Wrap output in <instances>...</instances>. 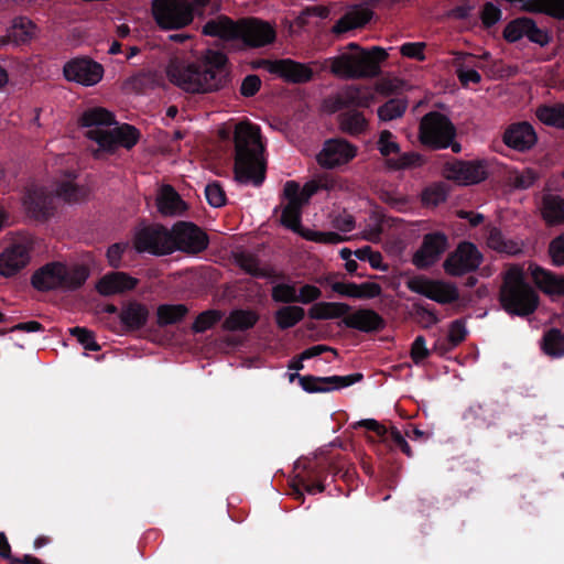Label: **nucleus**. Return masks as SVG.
Masks as SVG:
<instances>
[{
    "label": "nucleus",
    "instance_id": "nucleus-24",
    "mask_svg": "<svg viewBox=\"0 0 564 564\" xmlns=\"http://www.w3.org/2000/svg\"><path fill=\"white\" fill-rule=\"evenodd\" d=\"M30 246L18 242L7 247L0 253V275L11 278L23 270L30 262Z\"/></svg>",
    "mask_w": 564,
    "mask_h": 564
},
{
    "label": "nucleus",
    "instance_id": "nucleus-57",
    "mask_svg": "<svg viewBox=\"0 0 564 564\" xmlns=\"http://www.w3.org/2000/svg\"><path fill=\"white\" fill-rule=\"evenodd\" d=\"M321 290L312 284H304L296 290V302L308 304L321 296Z\"/></svg>",
    "mask_w": 564,
    "mask_h": 564
},
{
    "label": "nucleus",
    "instance_id": "nucleus-31",
    "mask_svg": "<svg viewBox=\"0 0 564 564\" xmlns=\"http://www.w3.org/2000/svg\"><path fill=\"white\" fill-rule=\"evenodd\" d=\"M542 216L550 225L564 223V198L560 195L545 194L542 198Z\"/></svg>",
    "mask_w": 564,
    "mask_h": 564
},
{
    "label": "nucleus",
    "instance_id": "nucleus-52",
    "mask_svg": "<svg viewBox=\"0 0 564 564\" xmlns=\"http://www.w3.org/2000/svg\"><path fill=\"white\" fill-rule=\"evenodd\" d=\"M220 314L217 311H206L199 314L194 322L193 328L197 333H202L210 328L215 323L220 319Z\"/></svg>",
    "mask_w": 564,
    "mask_h": 564
},
{
    "label": "nucleus",
    "instance_id": "nucleus-53",
    "mask_svg": "<svg viewBox=\"0 0 564 564\" xmlns=\"http://www.w3.org/2000/svg\"><path fill=\"white\" fill-rule=\"evenodd\" d=\"M272 297L276 302H296V288L292 284H278L272 290Z\"/></svg>",
    "mask_w": 564,
    "mask_h": 564
},
{
    "label": "nucleus",
    "instance_id": "nucleus-8",
    "mask_svg": "<svg viewBox=\"0 0 564 564\" xmlns=\"http://www.w3.org/2000/svg\"><path fill=\"white\" fill-rule=\"evenodd\" d=\"M87 191L77 187L73 181L67 180L56 186L53 193L43 187H34L28 191L23 198V207L32 217L44 216L53 199L57 198L67 204L79 203L87 197Z\"/></svg>",
    "mask_w": 564,
    "mask_h": 564
},
{
    "label": "nucleus",
    "instance_id": "nucleus-23",
    "mask_svg": "<svg viewBox=\"0 0 564 564\" xmlns=\"http://www.w3.org/2000/svg\"><path fill=\"white\" fill-rule=\"evenodd\" d=\"M503 143L518 152L530 151L538 142V134L531 123L520 121L511 123L502 134Z\"/></svg>",
    "mask_w": 564,
    "mask_h": 564
},
{
    "label": "nucleus",
    "instance_id": "nucleus-2",
    "mask_svg": "<svg viewBox=\"0 0 564 564\" xmlns=\"http://www.w3.org/2000/svg\"><path fill=\"white\" fill-rule=\"evenodd\" d=\"M78 124L83 134L95 143L93 153L96 158L112 154L120 147L129 150L140 139V132L133 126H119L115 113L98 106L85 109L78 118Z\"/></svg>",
    "mask_w": 564,
    "mask_h": 564
},
{
    "label": "nucleus",
    "instance_id": "nucleus-32",
    "mask_svg": "<svg viewBox=\"0 0 564 564\" xmlns=\"http://www.w3.org/2000/svg\"><path fill=\"white\" fill-rule=\"evenodd\" d=\"M540 347L551 358L564 357V333L555 327L545 330Z\"/></svg>",
    "mask_w": 564,
    "mask_h": 564
},
{
    "label": "nucleus",
    "instance_id": "nucleus-54",
    "mask_svg": "<svg viewBox=\"0 0 564 564\" xmlns=\"http://www.w3.org/2000/svg\"><path fill=\"white\" fill-rule=\"evenodd\" d=\"M70 334L77 338L80 345L87 350H98L99 346L95 340L94 334L86 328L75 327Z\"/></svg>",
    "mask_w": 564,
    "mask_h": 564
},
{
    "label": "nucleus",
    "instance_id": "nucleus-35",
    "mask_svg": "<svg viewBox=\"0 0 564 564\" xmlns=\"http://www.w3.org/2000/svg\"><path fill=\"white\" fill-rule=\"evenodd\" d=\"M259 316L250 310H235L224 322L227 330H246L251 328L258 321Z\"/></svg>",
    "mask_w": 564,
    "mask_h": 564
},
{
    "label": "nucleus",
    "instance_id": "nucleus-43",
    "mask_svg": "<svg viewBox=\"0 0 564 564\" xmlns=\"http://www.w3.org/2000/svg\"><path fill=\"white\" fill-rule=\"evenodd\" d=\"M304 317V310L299 306H283L276 314V324L281 328H290Z\"/></svg>",
    "mask_w": 564,
    "mask_h": 564
},
{
    "label": "nucleus",
    "instance_id": "nucleus-64",
    "mask_svg": "<svg viewBox=\"0 0 564 564\" xmlns=\"http://www.w3.org/2000/svg\"><path fill=\"white\" fill-rule=\"evenodd\" d=\"M390 437L402 449V452L405 455H408L409 457L412 455L411 448H410L406 440L404 438V436L402 435V433L399 430L392 429L390 432Z\"/></svg>",
    "mask_w": 564,
    "mask_h": 564
},
{
    "label": "nucleus",
    "instance_id": "nucleus-44",
    "mask_svg": "<svg viewBox=\"0 0 564 564\" xmlns=\"http://www.w3.org/2000/svg\"><path fill=\"white\" fill-rule=\"evenodd\" d=\"M377 149L387 160L391 155L399 154L401 150L397 137L389 130L380 131L377 140Z\"/></svg>",
    "mask_w": 564,
    "mask_h": 564
},
{
    "label": "nucleus",
    "instance_id": "nucleus-4",
    "mask_svg": "<svg viewBox=\"0 0 564 564\" xmlns=\"http://www.w3.org/2000/svg\"><path fill=\"white\" fill-rule=\"evenodd\" d=\"M235 178L239 183L260 185L264 180V145L258 126L240 122L235 128Z\"/></svg>",
    "mask_w": 564,
    "mask_h": 564
},
{
    "label": "nucleus",
    "instance_id": "nucleus-7",
    "mask_svg": "<svg viewBox=\"0 0 564 564\" xmlns=\"http://www.w3.org/2000/svg\"><path fill=\"white\" fill-rule=\"evenodd\" d=\"M88 276L89 272L85 265L52 262L33 274L32 284L39 291H70L82 286Z\"/></svg>",
    "mask_w": 564,
    "mask_h": 564
},
{
    "label": "nucleus",
    "instance_id": "nucleus-27",
    "mask_svg": "<svg viewBox=\"0 0 564 564\" xmlns=\"http://www.w3.org/2000/svg\"><path fill=\"white\" fill-rule=\"evenodd\" d=\"M369 21V11L361 7L348 9L345 14L334 24L332 33L343 36L348 32L364 26Z\"/></svg>",
    "mask_w": 564,
    "mask_h": 564
},
{
    "label": "nucleus",
    "instance_id": "nucleus-29",
    "mask_svg": "<svg viewBox=\"0 0 564 564\" xmlns=\"http://www.w3.org/2000/svg\"><path fill=\"white\" fill-rule=\"evenodd\" d=\"M344 323L361 332H375L383 327V319L372 310H358L348 314Z\"/></svg>",
    "mask_w": 564,
    "mask_h": 564
},
{
    "label": "nucleus",
    "instance_id": "nucleus-11",
    "mask_svg": "<svg viewBox=\"0 0 564 564\" xmlns=\"http://www.w3.org/2000/svg\"><path fill=\"white\" fill-rule=\"evenodd\" d=\"M406 288L438 304H449L458 300L459 292L454 283L433 280L426 276H413L406 281Z\"/></svg>",
    "mask_w": 564,
    "mask_h": 564
},
{
    "label": "nucleus",
    "instance_id": "nucleus-59",
    "mask_svg": "<svg viewBox=\"0 0 564 564\" xmlns=\"http://www.w3.org/2000/svg\"><path fill=\"white\" fill-rule=\"evenodd\" d=\"M423 50L424 43L421 42L404 43L400 47V52L403 56L415 58L419 61H423L425 58Z\"/></svg>",
    "mask_w": 564,
    "mask_h": 564
},
{
    "label": "nucleus",
    "instance_id": "nucleus-12",
    "mask_svg": "<svg viewBox=\"0 0 564 564\" xmlns=\"http://www.w3.org/2000/svg\"><path fill=\"white\" fill-rule=\"evenodd\" d=\"M489 174V164L484 160L453 161L443 167L446 180L468 186L482 182Z\"/></svg>",
    "mask_w": 564,
    "mask_h": 564
},
{
    "label": "nucleus",
    "instance_id": "nucleus-46",
    "mask_svg": "<svg viewBox=\"0 0 564 564\" xmlns=\"http://www.w3.org/2000/svg\"><path fill=\"white\" fill-rule=\"evenodd\" d=\"M187 310L184 305H161L158 308V321L161 325L174 324L181 321Z\"/></svg>",
    "mask_w": 564,
    "mask_h": 564
},
{
    "label": "nucleus",
    "instance_id": "nucleus-47",
    "mask_svg": "<svg viewBox=\"0 0 564 564\" xmlns=\"http://www.w3.org/2000/svg\"><path fill=\"white\" fill-rule=\"evenodd\" d=\"M447 191L444 184L436 183L427 186L421 195L423 205L435 207L446 199Z\"/></svg>",
    "mask_w": 564,
    "mask_h": 564
},
{
    "label": "nucleus",
    "instance_id": "nucleus-18",
    "mask_svg": "<svg viewBox=\"0 0 564 564\" xmlns=\"http://www.w3.org/2000/svg\"><path fill=\"white\" fill-rule=\"evenodd\" d=\"M524 36L540 46H545L551 41L547 31L538 28L536 23L531 18H517L510 21L505 28L503 37L508 42L513 43Z\"/></svg>",
    "mask_w": 564,
    "mask_h": 564
},
{
    "label": "nucleus",
    "instance_id": "nucleus-60",
    "mask_svg": "<svg viewBox=\"0 0 564 564\" xmlns=\"http://www.w3.org/2000/svg\"><path fill=\"white\" fill-rule=\"evenodd\" d=\"M430 351L426 347V341L422 336L415 338L411 348V357L413 361L417 365L422 362L427 356Z\"/></svg>",
    "mask_w": 564,
    "mask_h": 564
},
{
    "label": "nucleus",
    "instance_id": "nucleus-61",
    "mask_svg": "<svg viewBox=\"0 0 564 564\" xmlns=\"http://www.w3.org/2000/svg\"><path fill=\"white\" fill-rule=\"evenodd\" d=\"M357 299H373L380 295L381 286L375 282H364L357 284Z\"/></svg>",
    "mask_w": 564,
    "mask_h": 564
},
{
    "label": "nucleus",
    "instance_id": "nucleus-6",
    "mask_svg": "<svg viewBox=\"0 0 564 564\" xmlns=\"http://www.w3.org/2000/svg\"><path fill=\"white\" fill-rule=\"evenodd\" d=\"M501 307L510 315L527 317L535 312L540 304L538 292L527 283L522 269L511 267L503 275L499 292Z\"/></svg>",
    "mask_w": 564,
    "mask_h": 564
},
{
    "label": "nucleus",
    "instance_id": "nucleus-48",
    "mask_svg": "<svg viewBox=\"0 0 564 564\" xmlns=\"http://www.w3.org/2000/svg\"><path fill=\"white\" fill-rule=\"evenodd\" d=\"M538 180V173L531 169H525L522 172L510 174L509 183L517 189H528Z\"/></svg>",
    "mask_w": 564,
    "mask_h": 564
},
{
    "label": "nucleus",
    "instance_id": "nucleus-56",
    "mask_svg": "<svg viewBox=\"0 0 564 564\" xmlns=\"http://www.w3.org/2000/svg\"><path fill=\"white\" fill-rule=\"evenodd\" d=\"M467 336L466 324L463 321H455L451 324L448 329V340L452 346H457Z\"/></svg>",
    "mask_w": 564,
    "mask_h": 564
},
{
    "label": "nucleus",
    "instance_id": "nucleus-51",
    "mask_svg": "<svg viewBox=\"0 0 564 564\" xmlns=\"http://www.w3.org/2000/svg\"><path fill=\"white\" fill-rule=\"evenodd\" d=\"M130 250L127 242H117L111 245L107 250V260L112 268H119L122 263L123 254Z\"/></svg>",
    "mask_w": 564,
    "mask_h": 564
},
{
    "label": "nucleus",
    "instance_id": "nucleus-19",
    "mask_svg": "<svg viewBox=\"0 0 564 564\" xmlns=\"http://www.w3.org/2000/svg\"><path fill=\"white\" fill-rule=\"evenodd\" d=\"M448 247L447 237L442 232H432L423 237L420 248L412 257L417 269H427L435 264Z\"/></svg>",
    "mask_w": 564,
    "mask_h": 564
},
{
    "label": "nucleus",
    "instance_id": "nucleus-50",
    "mask_svg": "<svg viewBox=\"0 0 564 564\" xmlns=\"http://www.w3.org/2000/svg\"><path fill=\"white\" fill-rule=\"evenodd\" d=\"M205 195L208 204L213 207H221L226 203L225 192L217 182L206 185Z\"/></svg>",
    "mask_w": 564,
    "mask_h": 564
},
{
    "label": "nucleus",
    "instance_id": "nucleus-28",
    "mask_svg": "<svg viewBox=\"0 0 564 564\" xmlns=\"http://www.w3.org/2000/svg\"><path fill=\"white\" fill-rule=\"evenodd\" d=\"M156 206L165 216H178L186 209V204L170 185L160 188L156 196Z\"/></svg>",
    "mask_w": 564,
    "mask_h": 564
},
{
    "label": "nucleus",
    "instance_id": "nucleus-55",
    "mask_svg": "<svg viewBox=\"0 0 564 564\" xmlns=\"http://www.w3.org/2000/svg\"><path fill=\"white\" fill-rule=\"evenodd\" d=\"M549 253L557 267H564V235L553 239L549 246Z\"/></svg>",
    "mask_w": 564,
    "mask_h": 564
},
{
    "label": "nucleus",
    "instance_id": "nucleus-16",
    "mask_svg": "<svg viewBox=\"0 0 564 564\" xmlns=\"http://www.w3.org/2000/svg\"><path fill=\"white\" fill-rule=\"evenodd\" d=\"M481 253L469 242L460 243L444 261V270L447 274L459 276L479 267Z\"/></svg>",
    "mask_w": 564,
    "mask_h": 564
},
{
    "label": "nucleus",
    "instance_id": "nucleus-15",
    "mask_svg": "<svg viewBox=\"0 0 564 564\" xmlns=\"http://www.w3.org/2000/svg\"><path fill=\"white\" fill-rule=\"evenodd\" d=\"M358 153V148L344 139L326 140L316 154L317 163L327 170L340 169L352 161Z\"/></svg>",
    "mask_w": 564,
    "mask_h": 564
},
{
    "label": "nucleus",
    "instance_id": "nucleus-62",
    "mask_svg": "<svg viewBox=\"0 0 564 564\" xmlns=\"http://www.w3.org/2000/svg\"><path fill=\"white\" fill-rule=\"evenodd\" d=\"M328 15H329V9L327 7L312 6V7L305 8L301 12L299 20L301 23H305L306 18H308V17H317L321 19H326V18H328Z\"/></svg>",
    "mask_w": 564,
    "mask_h": 564
},
{
    "label": "nucleus",
    "instance_id": "nucleus-20",
    "mask_svg": "<svg viewBox=\"0 0 564 564\" xmlns=\"http://www.w3.org/2000/svg\"><path fill=\"white\" fill-rule=\"evenodd\" d=\"M63 72L67 80L83 86H94L104 76V67L88 58H75L67 62L64 65Z\"/></svg>",
    "mask_w": 564,
    "mask_h": 564
},
{
    "label": "nucleus",
    "instance_id": "nucleus-38",
    "mask_svg": "<svg viewBox=\"0 0 564 564\" xmlns=\"http://www.w3.org/2000/svg\"><path fill=\"white\" fill-rule=\"evenodd\" d=\"M149 312L147 307L139 303H129L123 307L120 319L128 328H139L143 326L148 319Z\"/></svg>",
    "mask_w": 564,
    "mask_h": 564
},
{
    "label": "nucleus",
    "instance_id": "nucleus-30",
    "mask_svg": "<svg viewBox=\"0 0 564 564\" xmlns=\"http://www.w3.org/2000/svg\"><path fill=\"white\" fill-rule=\"evenodd\" d=\"M203 33L223 40H232L238 37L239 29L238 23H234L226 17H218L204 25Z\"/></svg>",
    "mask_w": 564,
    "mask_h": 564
},
{
    "label": "nucleus",
    "instance_id": "nucleus-36",
    "mask_svg": "<svg viewBox=\"0 0 564 564\" xmlns=\"http://www.w3.org/2000/svg\"><path fill=\"white\" fill-rule=\"evenodd\" d=\"M348 312L349 306L345 303L319 302L310 308L308 315L315 319H333L341 317Z\"/></svg>",
    "mask_w": 564,
    "mask_h": 564
},
{
    "label": "nucleus",
    "instance_id": "nucleus-22",
    "mask_svg": "<svg viewBox=\"0 0 564 564\" xmlns=\"http://www.w3.org/2000/svg\"><path fill=\"white\" fill-rule=\"evenodd\" d=\"M238 37L250 47H261L271 44L276 36L274 28L257 19L243 20L238 23Z\"/></svg>",
    "mask_w": 564,
    "mask_h": 564
},
{
    "label": "nucleus",
    "instance_id": "nucleus-49",
    "mask_svg": "<svg viewBox=\"0 0 564 564\" xmlns=\"http://www.w3.org/2000/svg\"><path fill=\"white\" fill-rule=\"evenodd\" d=\"M522 251L519 242L506 239L502 234L496 228V253H506L508 256H516Z\"/></svg>",
    "mask_w": 564,
    "mask_h": 564
},
{
    "label": "nucleus",
    "instance_id": "nucleus-45",
    "mask_svg": "<svg viewBox=\"0 0 564 564\" xmlns=\"http://www.w3.org/2000/svg\"><path fill=\"white\" fill-rule=\"evenodd\" d=\"M235 259L242 270L253 276H267L269 274L268 270L261 268L258 260L249 252H237Z\"/></svg>",
    "mask_w": 564,
    "mask_h": 564
},
{
    "label": "nucleus",
    "instance_id": "nucleus-26",
    "mask_svg": "<svg viewBox=\"0 0 564 564\" xmlns=\"http://www.w3.org/2000/svg\"><path fill=\"white\" fill-rule=\"evenodd\" d=\"M529 270L535 285L546 294L564 295V278L532 263Z\"/></svg>",
    "mask_w": 564,
    "mask_h": 564
},
{
    "label": "nucleus",
    "instance_id": "nucleus-21",
    "mask_svg": "<svg viewBox=\"0 0 564 564\" xmlns=\"http://www.w3.org/2000/svg\"><path fill=\"white\" fill-rule=\"evenodd\" d=\"M295 377L299 378V382L303 390L310 393L329 392L341 388H346L354 384L355 382H358L362 378L361 373L330 377H300L299 375L293 373L290 376V380L293 381Z\"/></svg>",
    "mask_w": 564,
    "mask_h": 564
},
{
    "label": "nucleus",
    "instance_id": "nucleus-10",
    "mask_svg": "<svg viewBox=\"0 0 564 564\" xmlns=\"http://www.w3.org/2000/svg\"><path fill=\"white\" fill-rule=\"evenodd\" d=\"M195 8L188 0H153L152 13L162 29H181L193 21Z\"/></svg>",
    "mask_w": 564,
    "mask_h": 564
},
{
    "label": "nucleus",
    "instance_id": "nucleus-9",
    "mask_svg": "<svg viewBox=\"0 0 564 564\" xmlns=\"http://www.w3.org/2000/svg\"><path fill=\"white\" fill-rule=\"evenodd\" d=\"M456 131L451 120L443 113L432 111L426 113L419 130L420 141L433 149H446L452 145L454 152L460 151L459 144H453Z\"/></svg>",
    "mask_w": 564,
    "mask_h": 564
},
{
    "label": "nucleus",
    "instance_id": "nucleus-33",
    "mask_svg": "<svg viewBox=\"0 0 564 564\" xmlns=\"http://www.w3.org/2000/svg\"><path fill=\"white\" fill-rule=\"evenodd\" d=\"M37 32L36 25L26 17H18L12 20L9 36L17 44L31 41Z\"/></svg>",
    "mask_w": 564,
    "mask_h": 564
},
{
    "label": "nucleus",
    "instance_id": "nucleus-5",
    "mask_svg": "<svg viewBox=\"0 0 564 564\" xmlns=\"http://www.w3.org/2000/svg\"><path fill=\"white\" fill-rule=\"evenodd\" d=\"M388 55L380 46L364 50L357 43H349L335 56L324 59L321 67L329 68L333 75L344 79L371 78L380 73V63Z\"/></svg>",
    "mask_w": 564,
    "mask_h": 564
},
{
    "label": "nucleus",
    "instance_id": "nucleus-17",
    "mask_svg": "<svg viewBox=\"0 0 564 564\" xmlns=\"http://www.w3.org/2000/svg\"><path fill=\"white\" fill-rule=\"evenodd\" d=\"M170 234L174 245L173 251L180 250L197 253L204 250L208 243L206 235L198 227L189 223L176 224Z\"/></svg>",
    "mask_w": 564,
    "mask_h": 564
},
{
    "label": "nucleus",
    "instance_id": "nucleus-14",
    "mask_svg": "<svg viewBox=\"0 0 564 564\" xmlns=\"http://www.w3.org/2000/svg\"><path fill=\"white\" fill-rule=\"evenodd\" d=\"M317 64V62L304 64L290 58L276 61L263 59L258 63V67L283 78L285 82L302 84L313 78L314 70L312 66H316Z\"/></svg>",
    "mask_w": 564,
    "mask_h": 564
},
{
    "label": "nucleus",
    "instance_id": "nucleus-3",
    "mask_svg": "<svg viewBox=\"0 0 564 564\" xmlns=\"http://www.w3.org/2000/svg\"><path fill=\"white\" fill-rule=\"evenodd\" d=\"M338 185V180L324 177L312 180L303 187L294 181L284 184L281 223L294 232L300 234L307 240L322 243H338L345 239L340 234L333 231H315L301 229V209L308 203L310 198L319 189L332 191Z\"/></svg>",
    "mask_w": 564,
    "mask_h": 564
},
{
    "label": "nucleus",
    "instance_id": "nucleus-1",
    "mask_svg": "<svg viewBox=\"0 0 564 564\" xmlns=\"http://www.w3.org/2000/svg\"><path fill=\"white\" fill-rule=\"evenodd\" d=\"M166 77L174 86L191 94L213 93L229 82V63L218 50H205L194 61L174 56L165 68Z\"/></svg>",
    "mask_w": 564,
    "mask_h": 564
},
{
    "label": "nucleus",
    "instance_id": "nucleus-41",
    "mask_svg": "<svg viewBox=\"0 0 564 564\" xmlns=\"http://www.w3.org/2000/svg\"><path fill=\"white\" fill-rule=\"evenodd\" d=\"M344 100L355 107L369 108L375 102L376 95L367 87H349L344 91Z\"/></svg>",
    "mask_w": 564,
    "mask_h": 564
},
{
    "label": "nucleus",
    "instance_id": "nucleus-39",
    "mask_svg": "<svg viewBox=\"0 0 564 564\" xmlns=\"http://www.w3.org/2000/svg\"><path fill=\"white\" fill-rule=\"evenodd\" d=\"M527 12L543 13L557 20H564V0H533Z\"/></svg>",
    "mask_w": 564,
    "mask_h": 564
},
{
    "label": "nucleus",
    "instance_id": "nucleus-34",
    "mask_svg": "<svg viewBox=\"0 0 564 564\" xmlns=\"http://www.w3.org/2000/svg\"><path fill=\"white\" fill-rule=\"evenodd\" d=\"M535 116L542 123L564 130V104L541 105Z\"/></svg>",
    "mask_w": 564,
    "mask_h": 564
},
{
    "label": "nucleus",
    "instance_id": "nucleus-13",
    "mask_svg": "<svg viewBox=\"0 0 564 564\" xmlns=\"http://www.w3.org/2000/svg\"><path fill=\"white\" fill-rule=\"evenodd\" d=\"M170 230L161 226L140 227L134 232L133 248L138 252L169 254L173 252Z\"/></svg>",
    "mask_w": 564,
    "mask_h": 564
},
{
    "label": "nucleus",
    "instance_id": "nucleus-40",
    "mask_svg": "<svg viewBox=\"0 0 564 564\" xmlns=\"http://www.w3.org/2000/svg\"><path fill=\"white\" fill-rule=\"evenodd\" d=\"M406 108V99L392 98L377 109V116L380 122H389L401 118L405 113Z\"/></svg>",
    "mask_w": 564,
    "mask_h": 564
},
{
    "label": "nucleus",
    "instance_id": "nucleus-25",
    "mask_svg": "<svg viewBox=\"0 0 564 564\" xmlns=\"http://www.w3.org/2000/svg\"><path fill=\"white\" fill-rule=\"evenodd\" d=\"M138 280L126 272H111L105 274L96 284V290L105 296L121 294L133 290Z\"/></svg>",
    "mask_w": 564,
    "mask_h": 564
},
{
    "label": "nucleus",
    "instance_id": "nucleus-37",
    "mask_svg": "<svg viewBox=\"0 0 564 564\" xmlns=\"http://www.w3.org/2000/svg\"><path fill=\"white\" fill-rule=\"evenodd\" d=\"M340 129L351 135L365 133L368 129V120L357 110L346 111L339 117Z\"/></svg>",
    "mask_w": 564,
    "mask_h": 564
},
{
    "label": "nucleus",
    "instance_id": "nucleus-42",
    "mask_svg": "<svg viewBox=\"0 0 564 564\" xmlns=\"http://www.w3.org/2000/svg\"><path fill=\"white\" fill-rule=\"evenodd\" d=\"M397 158L387 160V166L391 170H409L415 169L423 164L422 156L416 152H404L397 154Z\"/></svg>",
    "mask_w": 564,
    "mask_h": 564
},
{
    "label": "nucleus",
    "instance_id": "nucleus-58",
    "mask_svg": "<svg viewBox=\"0 0 564 564\" xmlns=\"http://www.w3.org/2000/svg\"><path fill=\"white\" fill-rule=\"evenodd\" d=\"M329 283L332 290L341 296L357 299V283L352 282H339V281H330L326 279Z\"/></svg>",
    "mask_w": 564,
    "mask_h": 564
},
{
    "label": "nucleus",
    "instance_id": "nucleus-63",
    "mask_svg": "<svg viewBox=\"0 0 564 564\" xmlns=\"http://www.w3.org/2000/svg\"><path fill=\"white\" fill-rule=\"evenodd\" d=\"M261 80L256 75L247 76L241 84V94L243 96H253L260 88Z\"/></svg>",
    "mask_w": 564,
    "mask_h": 564
}]
</instances>
